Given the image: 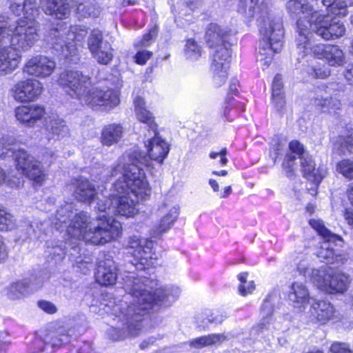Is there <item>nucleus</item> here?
<instances>
[{
	"mask_svg": "<svg viewBox=\"0 0 353 353\" xmlns=\"http://www.w3.org/2000/svg\"><path fill=\"white\" fill-rule=\"evenodd\" d=\"M148 157L139 150L128 151L121 156L111 170L101 168L92 170L93 181L106 182L109 177H117L109 192L101 190L104 200L98 203L102 214L96 220L80 213L72 220L68 232L77 238H83L94 245L105 244L116 240L121 234V224L112 218L119 215L133 217L139 210V200L145 199L150 189L142 168L148 165Z\"/></svg>",
	"mask_w": 353,
	"mask_h": 353,
	"instance_id": "1",
	"label": "nucleus"
},
{
	"mask_svg": "<svg viewBox=\"0 0 353 353\" xmlns=\"http://www.w3.org/2000/svg\"><path fill=\"white\" fill-rule=\"evenodd\" d=\"M121 279L123 288L128 292L125 300L118 303L110 301L103 307L106 313L115 316V326L108 332L110 337L114 341L138 335L145 321V316L155 304L159 303L168 305L179 294L177 288H159L153 294L152 288L150 285L153 282L133 272H124Z\"/></svg>",
	"mask_w": 353,
	"mask_h": 353,
	"instance_id": "2",
	"label": "nucleus"
},
{
	"mask_svg": "<svg viewBox=\"0 0 353 353\" xmlns=\"http://www.w3.org/2000/svg\"><path fill=\"white\" fill-rule=\"evenodd\" d=\"M286 8L291 16L298 18L296 48L305 52L311 50V29L325 40L338 39L345 33V25L339 18L325 14L322 10L315 9L306 0H290Z\"/></svg>",
	"mask_w": 353,
	"mask_h": 353,
	"instance_id": "3",
	"label": "nucleus"
},
{
	"mask_svg": "<svg viewBox=\"0 0 353 353\" xmlns=\"http://www.w3.org/2000/svg\"><path fill=\"white\" fill-rule=\"evenodd\" d=\"M252 6L248 17L256 16L261 39L258 61L268 68L275 53L280 52L284 43V29L281 18L271 12L267 0H250Z\"/></svg>",
	"mask_w": 353,
	"mask_h": 353,
	"instance_id": "4",
	"label": "nucleus"
},
{
	"mask_svg": "<svg viewBox=\"0 0 353 353\" xmlns=\"http://www.w3.org/2000/svg\"><path fill=\"white\" fill-rule=\"evenodd\" d=\"M14 142V139L12 137L6 136L0 139V158L14 157L17 169L35 184L41 185L46 179V174L41 163L24 150L17 149Z\"/></svg>",
	"mask_w": 353,
	"mask_h": 353,
	"instance_id": "5",
	"label": "nucleus"
},
{
	"mask_svg": "<svg viewBox=\"0 0 353 353\" xmlns=\"http://www.w3.org/2000/svg\"><path fill=\"white\" fill-rule=\"evenodd\" d=\"M52 45L54 50L71 61L77 54L78 49L88 34V30L82 26H71L67 30H53Z\"/></svg>",
	"mask_w": 353,
	"mask_h": 353,
	"instance_id": "6",
	"label": "nucleus"
},
{
	"mask_svg": "<svg viewBox=\"0 0 353 353\" xmlns=\"http://www.w3.org/2000/svg\"><path fill=\"white\" fill-rule=\"evenodd\" d=\"M152 241L133 236L129 238L126 249L129 254L134 257L136 263H133L137 270H143L152 267L157 260V254L152 252Z\"/></svg>",
	"mask_w": 353,
	"mask_h": 353,
	"instance_id": "7",
	"label": "nucleus"
},
{
	"mask_svg": "<svg viewBox=\"0 0 353 353\" xmlns=\"http://www.w3.org/2000/svg\"><path fill=\"white\" fill-rule=\"evenodd\" d=\"M59 84L67 94L82 103L92 86L90 78L78 70H65L60 74Z\"/></svg>",
	"mask_w": 353,
	"mask_h": 353,
	"instance_id": "8",
	"label": "nucleus"
},
{
	"mask_svg": "<svg viewBox=\"0 0 353 353\" xmlns=\"http://www.w3.org/2000/svg\"><path fill=\"white\" fill-rule=\"evenodd\" d=\"M309 223L312 228L324 239L316 252V256L320 261H325L326 263H334L336 253L332 243L337 245L339 243H342L341 236L332 233L328 230L322 220L311 219Z\"/></svg>",
	"mask_w": 353,
	"mask_h": 353,
	"instance_id": "9",
	"label": "nucleus"
},
{
	"mask_svg": "<svg viewBox=\"0 0 353 353\" xmlns=\"http://www.w3.org/2000/svg\"><path fill=\"white\" fill-rule=\"evenodd\" d=\"M70 330L64 326L53 327L43 339H36L33 343V352L52 353L70 341Z\"/></svg>",
	"mask_w": 353,
	"mask_h": 353,
	"instance_id": "10",
	"label": "nucleus"
},
{
	"mask_svg": "<svg viewBox=\"0 0 353 353\" xmlns=\"http://www.w3.org/2000/svg\"><path fill=\"white\" fill-rule=\"evenodd\" d=\"M92 108L104 107L105 110H111L120 103L119 93L108 85H99L90 88L83 102Z\"/></svg>",
	"mask_w": 353,
	"mask_h": 353,
	"instance_id": "11",
	"label": "nucleus"
},
{
	"mask_svg": "<svg viewBox=\"0 0 353 353\" xmlns=\"http://www.w3.org/2000/svg\"><path fill=\"white\" fill-rule=\"evenodd\" d=\"M297 53L301 57L313 54L319 59H325L327 63L332 66H341L345 61V54L339 46L325 45L323 43L313 44L312 42L311 50L304 52L297 49Z\"/></svg>",
	"mask_w": 353,
	"mask_h": 353,
	"instance_id": "12",
	"label": "nucleus"
},
{
	"mask_svg": "<svg viewBox=\"0 0 353 353\" xmlns=\"http://www.w3.org/2000/svg\"><path fill=\"white\" fill-rule=\"evenodd\" d=\"M43 83L36 79H26L15 83L10 90L12 96L19 103L37 101L43 92Z\"/></svg>",
	"mask_w": 353,
	"mask_h": 353,
	"instance_id": "13",
	"label": "nucleus"
},
{
	"mask_svg": "<svg viewBox=\"0 0 353 353\" xmlns=\"http://www.w3.org/2000/svg\"><path fill=\"white\" fill-rule=\"evenodd\" d=\"M228 44L216 47L213 54L211 70L213 73V80L216 86L224 83L228 77V69L231 57V52Z\"/></svg>",
	"mask_w": 353,
	"mask_h": 353,
	"instance_id": "14",
	"label": "nucleus"
},
{
	"mask_svg": "<svg viewBox=\"0 0 353 353\" xmlns=\"http://www.w3.org/2000/svg\"><path fill=\"white\" fill-rule=\"evenodd\" d=\"M56 68L55 61L43 55H37L28 59L23 68L24 73L39 79L50 77Z\"/></svg>",
	"mask_w": 353,
	"mask_h": 353,
	"instance_id": "15",
	"label": "nucleus"
},
{
	"mask_svg": "<svg viewBox=\"0 0 353 353\" xmlns=\"http://www.w3.org/2000/svg\"><path fill=\"white\" fill-rule=\"evenodd\" d=\"M17 120L26 127H34L40 121H45L46 108L40 104L21 105L14 110Z\"/></svg>",
	"mask_w": 353,
	"mask_h": 353,
	"instance_id": "16",
	"label": "nucleus"
},
{
	"mask_svg": "<svg viewBox=\"0 0 353 353\" xmlns=\"http://www.w3.org/2000/svg\"><path fill=\"white\" fill-rule=\"evenodd\" d=\"M144 144L150 159L162 163L170 152L169 143L159 136L157 129L154 133H147Z\"/></svg>",
	"mask_w": 353,
	"mask_h": 353,
	"instance_id": "17",
	"label": "nucleus"
},
{
	"mask_svg": "<svg viewBox=\"0 0 353 353\" xmlns=\"http://www.w3.org/2000/svg\"><path fill=\"white\" fill-rule=\"evenodd\" d=\"M95 277L102 285L108 286L115 283L118 277L117 267L110 255L103 254L99 259Z\"/></svg>",
	"mask_w": 353,
	"mask_h": 353,
	"instance_id": "18",
	"label": "nucleus"
},
{
	"mask_svg": "<svg viewBox=\"0 0 353 353\" xmlns=\"http://www.w3.org/2000/svg\"><path fill=\"white\" fill-rule=\"evenodd\" d=\"M235 32L228 26L210 23L207 28L205 39L210 48L230 43Z\"/></svg>",
	"mask_w": 353,
	"mask_h": 353,
	"instance_id": "19",
	"label": "nucleus"
},
{
	"mask_svg": "<svg viewBox=\"0 0 353 353\" xmlns=\"http://www.w3.org/2000/svg\"><path fill=\"white\" fill-rule=\"evenodd\" d=\"M300 163L303 176L310 181L315 186V189L312 190L311 194H315L316 187L327 175V168L324 165H320L316 168L315 163L309 154L303 156Z\"/></svg>",
	"mask_w": 353,
	"mask_h": 353,
	"instance_id": "20",
	"label": "nucleus"
},
{
	"mask_svg": "<svg viewBox=\"0 0 353 353\" xmlns=\"http://www.w3.org/2000/svg\"><path fill=\"white\" fill-rule=\"evenodd\" d=\"M334 313V307L330 302L314 300L311 303L307 315L310 322L325 325L332 319Z\"/></svg>",
	"mask_w": 353,
	"mask_h": 353,
	"instance_id": "21",
	"label": "nucleus"
},
{
	"mask_svg": "<svg viewBox=\"0 0 353 353\" xmlns=\"http://www.w3.org/2000/svg\"><path fill=\"white\" fill-rule=\"evenodd\" d=\"M159 214L162 217L157 228L156 232L160 234L168 231L176 221L179 214V208L177 204L170 200H165L159 207Z\"/></svg>",
	"mask_w": 353,
	"mask_h": 353,
	"instance_id": "22",
	"label": "nucleus"
},
{
	"mask_svg": "<svg viewBox=\"0 0 353 353\" xmlns=\"http://www.w3.org/2000/svg\"><path fill=\"white\" fill-rule=\"evenodd\" d=\"M73 210H74L73 203H65L63 205H61L59 210H57L56 216L52 221V223L54 225V227L57 230H60L63 228V224L66 225L67 221H70V223L68 225H67V228H66V232H67L68 234L70 237L74 238V239L83 240L85 242L91 243L90 241H88L85 239H83V238H77L68 232V228H69L70 225H71L72 220L74 219V217L76 216H77L80 214V212L79 213L75 212H77V210H74V212L73 211ZM81 213H84V212H81ZM85 214H86L91 219V220H94V219H92L88 214V213L85 212Z\"/></svg>",
	"mask_w": 353,
	"mask_h": 353,
	"instance_id": "23",
	"label": "nucleus"
},
{
	"mask_svg": "<svg viewBox=\"0 0 353 353\" xmlns=\"http://www.w3.org/2000/svg\"><path fill=\"white\" fill-rule=\"evenodd\" d=\"M40 7L46 14L63 19L69 17L72 6L67 0H40Z\"/></svg>",
	"mask_w": 353,
	"mask_h": 353,
	"instance_id": "24",
	"label": "nucleus"
},
{
	"mask_svg": "<svg viewBox=\"0 0 353 353\" xmlns=\"http://www.w3.org/2000/svg\"><path fill=\"white\" fill-rule=\"evenodd\" d=\"M288 298L294 310L301 312L309 303L310 293L305 285L295 282L290 287Z\"/></svg>",
	"mask_w": 353,
	"mask_h": 353,
	"instance_id": "25",
	"label": "nucleus"
},
{
	"mask_svg": "<svg viewBox=\"0 0 353 353\" xmlns=\"http://www.w3.org/2000/svg\"><path fill=\"white\" fill-rule=\"evenodd\" d=\"M44 127L49 140H59L70 135V129L65 121L56 114L46 118Z\"/></svg>",
	"mask_w": 353,
	"mask_h": 353,
	"instance_id": "26",
	"label": "nucleus"
},
{
	"mask_svg": "<svg viewBox=\"0 0 353 353\" xmlns=\"http://www.w3.org/2000/svg\"><path fill=\"white\" fill-rule=\"evenodd\" d=\"M74 196L80 201L92 203L97 198V203L94 208L98 209V203L100 200H104L101 196V192L98 193L94 186L87 179H80L77 181V187L74 190Z\"/></svg>",
	"mask_w": 353,
	"mask_h": 353,
	"instance_id": "27",
	"label": "nucleus"
},
{
	"mask_svg": "<svg viewBox=\"0 0 353 353\" xmlns=\"http://www.w3.org/2000/svg\"><path fill=\"white\" fill-rule=\"evenodd\" d=\"M134 112L137 119L146 125L148 128V133H154L157 125L154 121L152 113L145 108L144 99L141 97H136L134 99Z\"/></svg>",
	"mask_w": 353,
	"mask_h": 353,
	"instance_id": "28",
	"label": "nucleus"
},
{
	"mask_svg": "<svg viewBox=\"0 0 353 353\" xmlns=\"http://www.w3.org/2000/svg\"><path fill=\"white\" fill-rule=\"evenodd\" d=\"M330 280L326 292L330 294L343 293L345 292L350 283L349 276L341 272L335 271L333 269L330 273Z\"/></svg>",
	"mask_w": 353,
	"mask_h": 353,
	"instance_id": "29",
	"label": "nucleus"
},
{
	"mask_svg": "<svg viewBox=\"0 0 353 353\" xmlns=\"http://www.w3.org/2000/svg\"><path fill=\"white\" fill-rule=\"evenodd\" d=\"M41 285L34 286L26 280H22L11 283L7 288V296L12 300L19 299L28 294L29 291L36 290Z\"/></svg>",
	"mask_w": 353,
	"mask_h": 353,
	"instance_id": "30",
	"label": "nucleus"
},
{
	"mask_svg": "<svg viewBox=\"0 0 353 353\" xmlns=\"http://www.w3.org/2000/svg\"><path fill=\"white\" fill-rule=\"evenodd\" d=\"M123 133V129L120 124L107 125L103 128L101 133V142L107 146L117 143L121 139Z\"/></svg>",
	"mask_w": 353,
	"mask_h": 353,
	"instance_id": "31",
	"label": "nucleus"
},
{
	"mask_svg": "<svg viewBox=\"0 0 353 353\" xmlns=\"http://www.w3.org/2000/svg\"><path fill=\"white\" fill-rule=\"evenodd\" d=\"M332 270L327 265H323L319 269H312L309 278L317 288L326 292Z\"/></svg>",
	"mask_w": 353,
	"mask_h": 353,
	"instance_id": "32",
	"label": "nucleus"
},
{
	"mask_svg": "<svg viewBox=\"0 0 353 353\" xmlns=\"http://www.w3.org/2000/svg\"><path fill=\"white\" fill-rule=\"evenodd\" d=\"M72 7L77 8V14L79 18L97 17L99 9L89 0L70 1Z\"/></svg>",
	"mask_w": 353,
	"mask_h": 353,
	"instance_id": "33",
	"label": "nucleus"
},
{
	"mask_svg": "<svg viewBox=\"0 0 353 353\" xmlns=\"http://www.w3.org/2000/svg\"><path fill=\"white\" fill-rule=\"evenodd\" d=\"M314 104L320 107L323 112H328L330 113L336 112L337 110H341L342 108L341 101L336 97H324L317 94L314 99Z\"/></svg>",
	"mask_w": 353,
	"mask_h": 353,
	"instance_id": "34",
	"label": "nucleus"
},
{
	"mask_svg": "<svg viewBox=\"0 0 353 353\" xmlns=\"http://www.w3.org/2000/svg\"><path fill=\"white\" fill-rule=\"evenodd\" d=\"M322 4L326 8L325 14H335L344 17L347 15V7L351 6L350 2H345L342 0H321Z\"/></svg>",
	"mask_w": 353,
	"mask_h": 353,
	"instance_id": "35",
	"label": "nucleus"
},
{
	"mask_svg": "<svg viewBox=\"0 0 353 353\" xmlns=\"http://www.w3.org/2000/svg\"><path fill=\"white\" fill-rule=\"evenodd\" d=\"M289 149L290 153L287 154L284 162V165H287L289 168L292 166L293 162L296 159V157H298L301 161L302 160L303 156L308 154L305 151L303 145L296 140H293L290 142Z\"/></svg>",
	"mask_w": 353,
	"mask_h": 353,
	"instance_id": "36",
	"label": "nucleus"
},
{
	"mask_svg": "<svg viewBox=\"0 0 353 353\" xmlns=\"http://www.w3.org/2000/svg\"><path fill=\"white\" fill-rule=\"evenodd\" d=\"M91 54L99 63L108 65L112 60L113 49L110 43L106 42Z\"/></svg>",
	"mask_w": 353,
	"mask_h": 353,
	"instance_id": "37",
	"label": "nucleus"
},
{
	"mask_svg": "<svg viewBox=\"0 0 353 353\" xmlns=\"http://www.w3.org/2000/svg\"><path fill=\"white\" fill-rule=\"evenodd\" d=\"M225 340L223 334H210L196 338L190 342V345L196 348H201L204 346L218 345Z\"/></svg>",
	"mask_w": 353,
	"mask_h": 353,
	"instance_id": "38",
	"label": "nucleus"
},
{
	"mask_svg": "<svg viewBox=\"0 0 353 353\" xmlns=\"http://www.w3.org/2000/svg\"><path fill=\"white\" fill-rule=\"evenodd\" d=\"M106 41H103V34L101 31L98 29H94L91 31L88 37V47L90 52L96 51L97 49L101 47V46L106 43Z\"/></svg>",
	"mask_w": 353,
	"mask_h": 353,
	"instance_id": "39",
	"label": "nucleus"
},
{
	"mask_svg": "<svg viewBox=\"0 0 353 353\" xmlns=\"http://www.w3.org/2000/svg\"><path fill=\"white\" fill-rule=\"evenodd\" d=\"M202 48L193 39H188L185 44V54L188 59L198 60L202 55Z\"/></svg>",
	"mask_w": 353,
	"mask_h": 353,
	"instance_id": "40",
	"label": "nucleus"
},
{
	"mask_svg": "<svg viewBox=\"0 0 353 353\" xmlns=\"http://www.w3.org/2000/svg\"><path fill=\"white\" fill-rule=\"evenodd\" d=\"M16 227V219L0 206V230H12Z\"/></svg>",
	"mask_w": 353,
	"mask_h": 353,
	"instance_id": "41",
	"label": "nucleus"
},
{
	"mask_svg": "<svg viewBox=\"0 0 353 353\" xmlns=\"http://www.w3.org/2000/svg\"><path fill=\"white\" fill-rule=\"evenodd\" d=\"M336 171L350 180L353 179V161L343 159L336 165Z\"/></svg>",
	"mask_w": 353,
	"mask_h": 353,
	"instance_id": "42",
	"label": "nucleus"
},
{
	"mask_svg": "<svg viewBox=\"0 0 353 353\" xmlns=\"http://www.w3.org/2000/svg\"><path fill=\"white\" fill-rule=\"evenodd\" d=\"M307 72L312 78L325 79L330 75V70L326 65L308 67Z\"/></svg>",
	"mask_w": 353,
	"mask_h": 353,
	"instance_id": "43",
	"label": "nucleus"
},
{
	"mask_svg": "<svg viewBox=\"0 0 353 353\" xmlns=\"http://www.w3.org/2000/svg\"><path fill=\"white\" fill-rule=\"evenodd\" d=\"M273 312V304L270 297L267 298L261 307V316L262 317L261 325L266 327L269 323L270 318Z\"/></svg>",
	"mask_w": 353,
	"mask_h": 353,
	"instance_id": "44",
	"label": "nucleus"
},
{
	"mask_svg": "<svg viewBox=\"0 0 353 353\" xmlns=\"http://www.w3.org/2000/svg\"><path fill=\"white\" fill-rule=\"evenodd\" d=\"M247 272H242L238 276V279L241 282V285L239 287V292L242 296H246L247 294L252 293L255 288L254 282L250 281L248 283V290L246 291L245 284L247 283Z\"/></svg>",
	"mask_w": 353,
	"mask_h": 353,
	"instance_id": "45",
	"label": "nucleus"
},
{
	"mask_svg": "<svg viewBox=\"0 0 353 353\" xmlns=\"http://www.w3.org/2000/svg\"><path fill=\"white\" fill-rule=\"evenodd\" d=\"M157 26L152 27L149 32L144 34L142 39L135 43L137 48H143L148 47L153 41L154 39L157 35Z\"/></svg>",
	"mask_w": 353,
	"mask_h": 353,
	"instance_id": "46",
	"label": "nucleus"
},
{
	"mask_svg": "<svg viewBox=\"0 0 353 353\" xmlns=\"http://www.w3.org/2000/svg\"><path fill=\"white\" fill-rule=\"evenodd\" d=\"M210 310H206L203 313L199 314L197 317V324L199 327H204L208 323H221L222 319H217L213 317Z\"/></svg>",
	"mask_w": 353,
	"mask_h": 353,
	"instance_id": "47",
	"label": "nucleus"
},
{
	"mask_svg": "<svg viewBox=\"0 0 353 353\" xmlns=\"http://www.w3.org/2000/svg\"><path fill=\"white\" fill-rule=\"evenodd\" d=\"M17 21L10 24L7 17L0 15V32L5 34L13 32L14 28H16Z\"/></svg>",
	"mask_w": 353,
	"mask_h": 353,
	"instance_id": "48",
	"label": "nucleus"
},
{
	"mask_svg": "<svg viewBox=\"0 0 353 353\" xmlns=\"http://www.w3.org/2000/svg\"><path fill=\"white\" fill-rule=\"evenodd\" d=\"M137 49L138 51L134 56L135 61L138 64L143 65L151 57L152 52L148 50H142L141 48Z\"/></svg>",
	"mask_w": 353,
	"mask_h": 353,
	"instance_id": "49",
	"label": "nucleus"
},
{
	"mask_svg": "<svg viewBox=\"0 0 353 353\" xmlns=\"http://www.w3.org/2000/svg\"><path fill=\"white\" fill-rule=\"evenodd\" d=\"M283 81L282 77L280 74H276L272 82V96L276 97L279 93H283Z\"/></svg>",
	"mask_w": 353,
	"mask_h": 353,
	"instance_id": "50",
	"label": "nucleus"
},
{
	"mask_svg": "<svg viewBox=\"0 0 353 353\" xmlns=\"http://www.w3.org/2000/svg\"><path fill=\"white\" fill-rule=\"evenodd\" d=\"M330 353H352L348 346L342 343L335 342L330 348Z\"/></svg>",
	"mask_w": 353,
	"mask_h": 353,
	"instance_id": "51",
	"label": "nucleus"
},
{
	"mask_svg": "<svg viewBox=\"0 0 353 353\" xmlns=\"http://www.w3.org/2000/svg\"><path fill=\"white\" fill-rule=\"evenodd\" d=\"M38 306L44 312L48 314H54L57 312V307L51 302L47 301H40L38 302Z\"/></svg>",
	"mask_w": 353,
	"mask_h": 353,
	"instance_id": "52",
	"label": "nucleus"
},
{
	"mask_svg": "<svg viewBox=\"0 0 353 353\" xmlns=\"http://www.w3.org/2000/svg\"><path fill=\"white\" fill-rule=\"evenodd\" d=\"M297 270L300 274H303L305 276L310 277L311 274V270L310 269V263L307 260L301 261L297 265Z\"/></svg>",
	"mask_w": 353,
	"mask_h": 353,
	"instance_id": "53",
	"label": "nucleus"
},
{
	"mask_svg": "<svg viewBox=\"0 0 353 353\" xmlns=\"http://www.w3.org/2000/svg\"><path fill=\"white\" fill-rule=\"evenodd\" d=\"M272 102L277 110H280L284 107L285 101L284 99L283 93H279L276 97L272 96Z\"/></svg>",
	"mask_w": 353,
	"mask_h": 353,
	"instance_id": "54",
	"label": "nucleus"
},
{
	"mask_svg": "<svg viewBox=\"0 0 353 353\" xmlns=\"http://www.w3.org/2000/svg\"><path fill=\"white\" fill-rule=\"evenodd\" d=\"M8 256L6 245L3 238L0 236V263L4 262Z\"/></svg>",
	"mask_w": 353,
	"mask_h": 353,
	"instance_id": "55",
	"label": "nucleus"
},
{
	"mask_svg": "<svg viewBox=\"0 0 353 353\" xmlns=\"http://www.w3.org/2000/svg\"><path fill=\"white\" fill-rule=\"evenodd\" d=\"M344 77L350 85H353V65H348L345 68Z\"/></svg>",
	"mask_w": 353,
	"mask_h": 353,
	"instance_id": "56",
	"label": "nucleus"
},
{
	"mask_svg": "<svg viewBox=\"0 0 353 353\" xmlns=\"http://www.w3.org/2000/svg\"><path fill=\"white\" fill-rule=\"evenodd\" d=\"M341 145L342 147H346L347 150L353 147V133L344 139L343 141L341 143Z\"/></svg>",
	"mask_w": 353,
	"mask_h": 353,
	"instance_id": "57",
	"label": "nucleus"
},
{
	"mask_svg": "<svg viewBox=\"0 0 353 353\" xmlns=\"http://www.w3.org/2000/svg\"><path fill=\"white\" fill-rule=\"evenodd\" d=\"M344 216L347 223L353 228V210L351 209H346L344 213Z\"/></svg>",
	"mask_w": 353,
	"mask_h": 353,
	"instance_id": "58",
	"label": "nucleus"
},
{
	"mask_svg": "<svg viewBox=\"0 0 353 353\" xmlns=\"http://www.w3.org/2000/svg\"><path fill=\"white\" fill-rule=\"evenodd\" d=\"M54 153L52 151L48 150L44 156H43V161L47 163H52V159H53Z\"/></svg>",
	"mask_w": 353,
	"mask_h": 353,
	"instance_id": "59",
	"label": "nucleus"
},
{
	"mask_svg": "<svg viewBox=\"0 0 353 353\" xmlns=\"http://www.w3.org/2000/svg\"><path fill=\"white\" fill-rule=\"evenodd\" d=\"M8 184L11 187L19 188L21 185V181L19 178H17L14 180H8Z\"/></svg>",
	"mask_w": 353,
	"mask_h": 353,
	"instance_id": "60",
	"label": "nucleus"
},
{
	"mask_svg": "<svg viewBox=\"0 0 353 353\" xmlns=\"http://www.w3.org/2000/svg\"><path fill=\"white\" fill-rule=\"evenodd\" d=\"M232 192L231 186H226L223 188V192L221 193V198H227Z\"/></svg>",
	"mask_w": 353,
	"mask_h": 353,
	"instance_id": "61",
	"label": "nucleus"
},
{
	"mask_svg": "<svg viewBox=\"0 0 353 353\" xmlns=\"http://www.w3.org/2000/svg\"><path fill=\"white\" fill-rule=\"evenodd\" d=\"M209 184L214 192H218L219 190V183L214 179H210Z\"/></svg>",
	"mask_w": 353,
	"mask_h": 353,
	"instance_id": "62",
	"label": "nucleus"
},
{
	"mask_svg": "<svg viewBox=\"0 0 353 353\" xmlns=\"http://www.w3.org/2000/svg\"><path fill=\"white\" fill-rule=\"evenodd\" d=\"M347 196L353 205V183L350 185L349 189L347 190Z\"/></svg>",
	"mask_w": 353,
	"mask_h": 353,
	"instance_id": "63",
	"label": "nucleus"
},
{
	"mask_svg": "<svg viewBox=\"0 0 353 353\" xmlns=\"http://www.w3.org/2000/svg\"><path fill=\"white\" fill-rule=\"evenodd\" d=\"M281 145L279 144L274 148V154H271L272 158L274 159V161H276V158L280 154Z\"/></svg>",
	"mask_w": 353,
	"mask_h": 353,
	"instance_id": "64",
	"label": "nucleus"
}]
</instances>
